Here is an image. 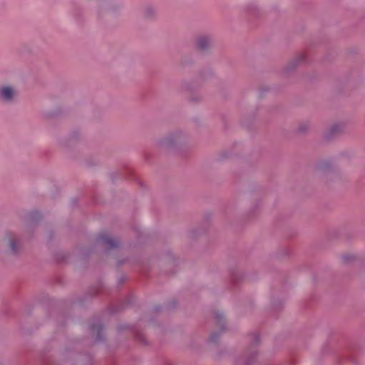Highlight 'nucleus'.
Segmentation results:
<instances>
[{"mask_svg": "<svg viewBox=\"0 0 365 365\" xmlns=\"http://www.w3.org/2000/svg\"><path fill=\"white\" fill-rule=\"evenodd\" d=\"M183 135L181 132L177 131L169 134L159 141V145L164 148H173L177 143L181 142Z\"/></svg>", "mask_w": 365, "mask_h": 365, "instance_id": "obj_1", "label": "nucleus"}, {"mask_svg": "<svg viewBox=\"0 0 365 365\" xmlns=\"http://www.w3.org/2000/svg\"><path fill=\"white\" fill-rule=\"evenodd\" d=\"M16 94V91L14 87L9 85L0 86V101L9 103H11Z\"/></svg>", "mask_w": 365, "mask_h": 365, "instance_id": "obj_2", "label": "nucleus"}, {"mask_svg": "<svg viewBox=\"0 0 365 365\" xmlns=\"http://www.w3.org/2000/svg\"><path fill=\"white\" fill-rule=\"evenodd\" d=\"M97 240L99 244L108 248H115L118 246V241L112 239L106 233L100 234Z\"/></svg>", "mask_w": 365, "mask_h": 365, "instance_id": "obj_3", "label": "nucleus"}, {"mask_svg": "<svg viewBox=\"0 0 365 365\" xmlns=\"http://www.w3.org/2000/svg\"><path fill=\"white\" fill-rule=\"evenodd\" d=\"M212 38L206 35L199 36L196 41L197 48L202 51H207L212 46Z\"/></svg>", "mask_w": 365, "mask_h": 365, "instance_id": "obj_4", "label": "nucleus"}, {"mask_svg": "<svg viewBox=\"0 0 365 365\" xmlns=\"http://www.w3.org/2000/svg\"><path fill=\"white\" fill-rule=\"evenodd\" d=\"M342 125L340 124H334L332 125L328 131L324 134V138L327 140L331 139L332 137L336 135L337 134L342 132Z\"/></svg>", "mask_w": 365, "mask_h": 365, "instance_id": "obj_5", "label": "nucleus"}, {"mask_svg": "<svg viewBox=\"0 0 365 365\" xmlns=\"http://www.w3.org/2000/svg\"><path fill=\"white\" fill-rule=\"evenodd\" d=\"M306 56L304 53L299 54L297 56L289 65V69H292L300 63L305 61Z\"/></svg>", "mask_w": 365, "mask_h": 365, "instance_id": "obj_6", "label": "nucleus"}, {"mask_svg": "<svg viewBox=\"0 0 365 365\" xmlns=\"http://www.w3.org/2000/svg\"><path fill=\"white\" fill-rule=\"evenodd\" d=\"M16 245H17V242L16 240H11L10 241V242H9L10 249L14 253H16L18 251Z\"/></svg>", "mask_w": 365, "mask_h": 365, "instance_id": "obj_7", "label": "nucleus"}, {"mask_svg": "<svg viewBox=\"0 0 365 365\" xmlns=\"http://www.w3.org/2000/svg\"><path fill=\"white\" fill-rule=\"evenodd\" d=\"M216 320L219 322V324H221V322H223L224 315L221 312H216L215 316Z\"/></svg>", "mask_w": 365, "mask_h": 365, "instance_id": "obj_8", "label": "nucleus"}, {"mask_svg": "<svg viewBox=\"0 0 365 365\" xmlns=\"http://www.w3.org/2000/svg\"><path fill=\"white\" fill-rule=\"evenodd\" d=\"M154 13V10L151 7H148L145 9V15L148 17L151 16Z\"/></svg>", "mask_w": 365, "mask_h": 365, "instance_id": "obj_9", "label": "nucleus"}, {"mask_svg": "<svg viewBox=\"0 0 365 365\" xmlns=\"http://www.w3.org/2000/svg\"><path fill=\"white\" fill-rule=\"evenodd\" d=\"M218 336H219V334L218 333H213L210 336V341H212V342H215L217 341Z\"/></svg>", "mask_w": 365, "mask_h": 365, "instance_id": "obj_10", "label": "nucleus"}, {"mask_svg": "<svg viewBox=\"0 0 365 365\" xmlns=\"http://www.w3.org/2000/svg\"><path fill=\"white\" fill-rule=\"evenodd\" d=\"M307 129H308V125H306V124L301 125L299 127V132H301V133H304V132H305Z\"/></svg>", "mask_w": 365, "mask_h": 365, "instance_id": "obj_11", "label": "nucleus"}, {"mask_svg": "<svg viewBox=\"0 0 365 365\" xmlns=\"http://www.w3.org/2000/svg\"><path fill=\"white\" fill-rule=\"evenodd\" d=\"M253 340H254V342H255V343H256V344H257V343H258V341H259V335H258V334H255L253 335Z\"/></svg>", "mask_w": 365, "mask_h": 365, "instance_id": "obj_12", "label": "nucleus"}, {"mask_svg": "<svg viewBox=\"0 0 365 365\" xmlns=\"http://www.w3.org/2000/svg\"><path fill=\"white\" fill-rule=\"evenodd\" d=\"M343 259L345 261V262H349L351 260V259L349 257H348L346 255H344L343 256Z\"/></svg>", "mask_w": 365, "mask_h": 365, "instance_id": "obj_13", "label": "nucleus"}, {"mask_svg": "<svg viewBox=\"0 0 365 365\" xmlns=\"http://www.w3.org/2000/svg\"><path fill=\"white\" fill-rule=\"evenodd\" d=\"M96 327H97V328H99V329H101V324H98V325L96 326ZM91 329L94 330V329H96V325H93V326L91 327Z\"/></svg>", "mask_w": 365, "mask_h": 365, "instance_id": "obj_14", "label": "nucleus"}, {"mask_svg": "<svg viewBox=\"0 0 365 365\" xmlns=\"http://www.w3.org/2000/svg\"><path fill=\"white\" fill-rule=\"evenodd\" d=\"M251 355H252V358H254L257 356V351H253L252 353H251Z\"/></svg>", "mask_w": 365, "mask_h": 365, "instance_id": "obj_15", "label": "nucleus"}, {"mask_svg": "<svg viewBox=\"0 0 365 365\" xmlns=\"http://www.w3.org/2000/svg\"><path fill=\"white\" fill-rule=\"evenodd\" d=\"M253 363V360L252 359H247L246 361V364H252Z\"/></svg>", "mask_w": 365, "mask_h": 365, "instance_id": "obj_16", "label": "nucleus"}]
</instances>
